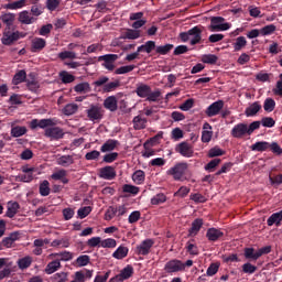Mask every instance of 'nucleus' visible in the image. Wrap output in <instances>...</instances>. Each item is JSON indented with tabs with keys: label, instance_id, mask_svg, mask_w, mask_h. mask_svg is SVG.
Instances as JSON below:
<instances>
[{
	"label": "nucleus",
	"instance_id": "39448f33",
	"mask_svg": "<svg viewBox=\"0 0 282 282\" xmlns=\"http://www.w3.org/2000/svg\"><path fill=\"white\" fill-rule=\"evenodd\" d=\"M88 120H91V122H98L99 120H102V116L105 115V111L102 110V107L100 105H91L88 110H86Z\"/></svg>",
	"mask_w": 282,
	"mask_h": 282
},
{
	"label": "nucleus",
	"instance_id": "0eeeda50",
	"mask_svg": "<svg viewBox=\"0 0 282 282\" xmlns=\"http://www.w3.org/2000/svg\"><path fill=\"white\" fill-rule=\"evenodd\" d=\"M176 153H180L183 158H193V144L188 142H181L176 145Z\"/></svg>",
	"mask_w": 282,
	"mask_h": 282
},
{
	"label": "nucleus",
	"instance_id": "79ce46f5",
	"mask_svg": "<svg viewBox=\"0 0 282 282\" xmlns=\"http://www.w3.org/2000/svg\"><path fill=\"white\" fill-rule=\"evenodd\" d=\"M186 250L188 254H192L194 257H197V254H199V248H197V245H195V240L187 241Z\"/></svg>",
	"mask_w": 282,
	"mask_h": 282
},
{
	"label": "nucleus",
	"instance_id": "de8ad7c7",
	"mask_svg": "<svg viewBox=\"0 0 282 282\" xmlns=\"http://www.w3.org/2000/svg\"><path fill=\"white\" fill-rule=\"evenodd\" d=\"M50 193H51L50 181H43L40 184V195L42 197H47V195H50Z\"/></svg>",
	"mask_w": 282,
	"mask_h": 282
},
{
	"label": "nucleus",
	"instance_id": "1a4fd4ad",
	"mask_svg": "<svg viewBox=\"0 0 282 282\" xmlns=\"http://www.w3.org/2000/svg\"><path fill=\"white\" fill-rule=\"evenodd\" d=\"M221 109H224V100H217L208 106L205 113L208 118H213L215 116H219Z\"/></svg>",
	"mask_w": 282,
	"mask_h": 282
},
{
	"label": "nucleus",
	"instance_id": "3c124183",
	"mask_svg": "<svg viewBox=\"0 0 282 282\" xmlns=\"http://www.w3.org/2000/svg\"><path fill=\"white\" fill-rule=\"evenodd\" d=\"M274 107H276V102L272 98H267L264 100L263 109L264 111H268L269 113L274 111Z\"/></svg>",
	"mask_w": 282,
	"mask_h": 282
},
{
	"label": "nucleus",
	"instance_id": "680f3d73",
	"mask_svg": "<svg viewBox=\"0 0 282 282\" xmlns=\"http://www.w3.org/2000/svg\"><path fill=\"white\" fill-rule=\"evenodd\" d=\"M118 242L113 238H107L101 240V248H116Z\"/></svg>",
	"mask_w": 282,
	"mask_h": 282
},
{
	"label": "nucleus",
	"instance_id": "c03bdc74",
	"mask_svg": "<svg viewBox=\"0 0 282 282\" xmlns=\"http://www.w3.org/2000/svg\"><path fill=\"white\" fill-rule=\"evenodd\" d=\"M25 78H28V74L25 73V70H19L14 75L12 83H13V85H21V83L25 82Z\"/></svg>",
	"mask_w": 282,
	"mask_h": 282
},
{
	"label": "nucleus",
	"instance_id": "ea45409f",
	"mask_svg": "<svg viewBox=\"0 0 282 282\" xmlns=\"http://www.w3.org/2000/svg\"><path fill=\"white\" fill-rule=\"evenodd\" d=\"M57 164L59 166H72V164H74V156H72V155H62L57 159Z\"/></svg>",
	"mask_w": 282,
	"mask_h": 282
},
{
	"label": "nucleus",
	"instance_id": "37998d69",
	"mask_svg": "<svg viewBox=\"0 0 282 282\" xmlns=\"http://www.w3.org/2000/svg\"><path fill=\"white\" fill-rule=\"evenodd\" d=\"M145 174L144 171L138 170L132 174V182L134 184H144Z\"/></svg>",
	"mask_w": 282,
	"mask_h": 282
},
{
	"label": "nucleus",
	"instance_id": "c85d7f7f",
	"mask_svg": "<svg viewBox=\"0 0 282 282\" xmlns=\"http://www.w3.org/2000/svg\"><path fill=\"white\" fill-rule=\"evenodd\" d=\"M46 45V42L43 37H34L32 40V44H31V51L32 52H41V50H43Z\"/></svg>",
	"mask_w": 282,
	"mask_h": 282
},
{
	"label": "nucleus",
	"instance_id": "774afa93",
	"mask_svg": "<svg viewBox=\"0 0 282 282\" xmlns=\"http://www.w3.org/2000/svg\"><path fill=\"white\" fill-rule=\"evenodd\" d=\"M53 280L56 282H67V272L55 273Z\"/></svg>",
	"mask_w": 282,
	"mask_h": 282
},
{
	"label": "nucleus",
	"instance_id": "c756f323",
	"mask_svg": "<svg viewBox=\"0 0 282 282\" xmlns=\"http://www.w3.org/2000/svg\"><path fill=\"white\" fill-rule=\"evenodd\" d=\"M129 254V248L126 246H119L116 251L112 253L113 259L122 260Z\"/></svg>",
	"mask_w": 282,
	"mask_h": 282
},
{
	"label": "nucleus",
	"instance_id": "e2e57ef3",
	"mask_svg": "<svg viewBox=\"0 0 282 282\" xmlns=\"http://www.w3.org/2000/svg\"><path fill=\"white\" fill-rule=\"evenodd\" d=\"M219 265L218 262L212 263L206 271L207 276H215V274L219 272Z\"/></svg>",
	"mask_w": 282,
	"mask_h": 282
},
{
	"label": "nucleus",
	"instance_id": "69168bd1",
	"mask_svg": "<svg viewBox=\"0 0 282 282\" xmlns=\"http://www.w3.org/2000/svg\"><path fill=\"white\" fill-rule=\"evenodd\" d=\"M58 6H61V0H46V8L50 12H54Z\"/></svg>",
	"mask_w": 282,
	"mask_h": 282
},
{
	"label": "nucleus",
	"instance_id": "bb28decb",
	"mask_svg": "<svg viewBox=\"0 0 282 282\" xmlns=\"http://www.w3.org/2000/svg\"><path fill=\"white\" fill-rule=\"evenodd\" d=\"M19 208H21V206L17 202H9L7 205V217H9V219H12V217H14L17 213H19Z\"/></svg>",
	"mask_w": 282,
	"mask_h": 282
},
{
	"label": "nucleus",
	"instance_id": "a18cd8bd",
	"mask_svg": "<svg viewBox=\"0 0 282 282\" xmlns=\"http://www.w3.org/2000/svg\"><path fill=\"white\" fill-rule=\"evenodd\" d=\"M246 45H248V41L243 36H239L234 43V50L235 52H241V48L246 47Z\"/></svg>",
	"mask_w": 282,
	"mask_h": 282
},
{
	"label": "nucleus",
	"instance_id": "a878e982",
	"mask_svg": "<svg viewBox=\"0 0 282 282\" xmlns=\"http://www.w3.org/2000/svg\"><path fill=\"white\" fill-rule=\"evenodd\" d=\"M119 142L118 140H107L100 148L101 153H109L111 151L116 150V147H118Z\"/></svg>",
	"mask_w": 282,
	"mask_h": 282
},
{
	"label": "nucleus",
	"instance_id": "c9c22d12",
	"mask_svg": "<svg viewBox=\"0 0 282 282\" xmlns=\"http://www.w3.org/2000/svg\"><path fill=\"white\" fill-rule=\"evenodd\" d=\"M78 111V104H67L63 109L64 116H74Z\"/></svg>",
	"mask_w": 282,
	"mask_h": 282
},
{
	"label": "nucleus",
	"instance_id": "58836bf2",
	"mask_svg": "<svg viewBox=\"0 0 282 282\" xmlns=\"http://www.w3.org/2000/svg\"><path fill=\"white\" fill-rule=\"evenodd\" d=\"M32 261H33L32 257L26 256V257L18 260V268L20 270H28V268H30V265H32Z\"/></svg>",
	"mask_w": 282,
	"mask_h": 282
},
{
	"label": "nucleus",
	"instance_id": "2f4dec72",
	"mask_svg": "<svg viewBox=\"0 0 282 282\" xmlns=\"http://www.w3.org/2000/svg\"><path fill=\"white\" fill-rule=\"evenodd\" d=\"M11 135L13 138H21V135H25L28 133V128L21 126H14V122L11 123Z\"/></svg>",
	"mask_w": 282,
	"mask_h": 282
},
{
	"label": "nucleus",
	"instance_id": "393cba45",
	"mask_svg": "<svg viewBox=\"0 0 282 282\" xmlns=\"http://www.w3.org/2000/svg\"><path fill=\"white\" fill-rule=\"evenodd\" d=\"M105 109L109 111H117L118 110V99L115 96H110L105 99L104 101Z\"/></svg>",
	"mask_w": 282,
	"mask_h": 282
},
{
	"label": "nucleus",
	"instance_id": "0e129e2a",
	"mask_svg": "<svg viewBox=\"0 0 282 282\" xmlns=\"http://www.w3.org/2000/svg\"><path fill=\"white\" fill-rule=\"evenodd\" d=\"M126 39H130L131 41H135V39H140V31L139 30L129 29L126 32Z\"/></svg>",
	"mask_w": 282,
	"mask_h": 282
},
{
	"label": "nucleus",
	"instance_id": "cd10ccee",
	"mask_svg": "<svg viewBox=\"0 0 282 282\" xmlns=\"http://www.w3.org/2000/svg\"><path fill=\"white\" fill-rule=\"evenodd\" d=\"M147 122H148L147 118H144L142 116L134 117L132 120L133 129H135V131L147 129Z\"/></svg>",
	"mask_w": 282,
	"mask_h": 282
},
{
	"label": "nucleus",
	"instance_id": "7ed1b4c3",
	"mask_svg": "<svg viewBox=\"0 0 282 282\" xmlns=\"http://www.w3.org/2000/svg\"><path fill=\"white\" fill-rule=\"evenodd\" d=\"M225 19L221 17H214L210 20L209 30L210 32H226V30H230L229 23H224Z\"/></svg>",
	"mask_w": 282,
	"mask_h": 282
},
{
	"label": "nucleus",
	"instance_id": "f8f14e48",
	"mask_svg": "<svg viewBox=\"0 0 282 282\" xmlns=\"http://www.w3.org/2000/svg\"><path fill=\"white\" fill-rule=\"evenodd\" d=\"M132 274H133V267L128 265L123 270H121L120 274H118L115 278L110 279L109 282L127 281V279H131Z\"/></svg>",
	"mask_w": 282,
	"mask_h": 282
},
{
	"label": "nucleus",
	"instance_id": "5701e85b",
	"mask_svg": "<svg viewBox=\"0 0 282 282\" xmlns=\"http://www.w3.org/2000/svg\"><path fill=\"white\" fill-rule=\"evenodd\" d=\"M69 246H72V242L69 241V237L55 239L51 242V248H69Z\"/></svg>",
	"mask_w": 282,
	"mask_h": 282
},
{
	"label": "nucleus",
	"instance_id": "473e14b6",
	"mask_svg": "<svg viewBox=\"0 0 282 282\" xmlns=\"http://www.w3.org/2000/svg\"><path fill=\"white\" fill-rule=\"evenodd\" d=\"M281 221H282V210L272 214L268 218L267 224H268V226H274V224H275V226H281Z\"/></svg>",
	"mask_w": 282,
	"mask_h": 282
},
{
	"label": "nucleus",
	"instance_id": "9b49d317",
	"mask_svg": "<svg viewBox=\"0 0 282 282\" xmlns=\"http://www.w3.org/2000/svg\"><path fill=\"white\" fill-rule=\"evenodd\" d=\"M154 243H155V241L153 239L143 240L137 247L138 254H142L143 257H147V254H149V252H151V248H153Z\"/></svg>",
	"mask_w": 282,
	"mask_h": 282
},
{
	"label": "nucleus",
	"instance_id": "5fc2aeb1",
	"mask_svg": "<svg viewBox=\"0 0 282 282\" xmlns=\"http://www.w3.org/2000/svg\"><path fill=\"white\" fill-rule=\"evenodd\" d=\"M134 69H135V65L121 66L115 70V74L117 75L129 74Z\"/></svg>",
	"mask_w": 282,
	"mask_h": 282
},
{
	"label": "nucleus",
	"instance_id": "7c9ffc66",
	"mask_svg": "<svg viewBox=\"0 0 282 282\" xmlns=\"http://www.w3.org/2000/svg\"><path fill=\"white\" fill-rule=\"evenodd\" d=\"M15 19L17 15L14 13H2L0 15V21H2L7 28H12V25H14Z\"/></svg>",
	"mask_w": 282,
	"mask_h": 282
},
{
	"label": "nucleus",
	"instance_id": "4be33fe9",
	"mask_svg": "<svg viewBox=\"0 0 282 282\" xmlns=\"http://www.w3.org/2000/svg\"><path fill=\"white\" fill-rule=\"evenodd\" d=\"M202 226H204V220L202 218H197L192 223V227L188 230L189 237H195L199 230H202Z\"/></svg>",
	"mask_w": 282,
	"mask_h": 282
},
{
	"label": "nucleus",
	"instance_id": "49530a36",
	"mask_svg": "<svg viewBox=\"0 0 282 282\" xmlns=\"http://www.w3.org/2000/svg\"><path fill=\"white\" fill-rule=\"evenodd\" d=\"M246 259H251L252 261H257L259 259V251L254 250V248H246L245 249Z\"/></svg>",
	"mask_w": 282,
	"mask_h": 282
},
{
	"label": "nucleus",
	"instance_id": "4c0bfd02",
	"mask_svg": "<svg viewBox=\"0 0 282 282\" xmlns=\"http://www.w3.org/2000/svg\"><path fill=\"white\" fill-rule=\"evenodd\" d=\"M28 4V0H18L14 2H10L6 6L7 10H21V8H25Z\"/></svg>",
	"mask_w": 282,
	"mask_h": 282
},
{
	"label": "nucleus",
	"instance_id": "f03ea898",
	"mask_svg": "<svg viewBox=\"0 0 282 282\" xmlns=\"http://www.w3.org/2000/svg\"><path fill=\"white\" fill-rule=\"evenodd\" d=\"M180 39L183 43H187V41H189L192 45H197V43L202 41V28L194 26L187 32L181 33Z\"/></svg>",
	"mask_w": 282,
	"mask_h": 282
},
{
	"label": "nucleus",
	"instance_id": "f3484780",
	"mask_svg": "<svg viewBox=\"0 0 282 282\" xmlns=\"http://www.w3.org/2000/svg\"><path fill=\"white\" fill-rule=\"evenodd\" d=\"M51 260L52 261L48 262L44 269L45 274H54V272H58V270L62 268V264L57 258Z\"/></svg>",
	"mask_w": 282,
	"mask_h": 282
},
{
	"label": "nucleus",
	"instance_id": "bf43d9fd",
	"mask_svg": "<svg viewBox=\"0 0 282 282\" xmlns=\"http://www.w3.org/2000/svg\"><path fill=\"white\" fill-rule=\"evenodd\" d=\"M260 124H262V127L272 129V127H274V124H276V121H274V119L272 117H263L260 121Z\"/></svg>",
	"mask_w": 282,
	"mask_h": 282
},
{
	"label": "nucleus",
	"instance_id": "423d86ee",
	"mask_svg": "<svg viewBox=\"0 0 282 282\" xmlns=\"http://www.w3.org/2000/svg\"><path fill=\"white\" fill-rule=\"evenodd\" d=\"M119 56L117 54H107L99 57V61H104L102 67L108 69L109 72H113L116 69V62L118 61Z\"/></svg>",
	"mask_w": 282,
	"mask_h": 282
},
{
	"label": "nucleus",
	"instance_id": "a211bd4d",
	"mask_svg": "<svg viewBox=\"0 0 282 282\" xmlns=\"http://www.w3.org/2000/svg\"><path fill=\"white\" fill-rule=\"evenodd\" d=\"M210 140H213V126H210L208 122H205L203 124L202 142L208 143Z\"/></svg>",
	"mask_w": 282,
	"mask_h": 282
},
{
	"label": "nucleus",
	"instance_id": "ddd939ff",
	"mask_svg": "<svg viewBox=\"0 0 282 282\" xmlns=\"http://www.w3.org/2000/svg\"><path fill=\"white\" fill-rule=\"evenodd\" d=\"M46 138H51V140H61L65 132L59 127L47 128L44 132Z\"/></svg>",
	"mask_w": 282,
	"mask_h": 282
},
{
	"label": "nucleus",
	"instance_id": "f257e3e1",
	"mask_svg": "<svg viewBox=\"0 0 282 282\" xmlns=\"http://www.w3.org/2000/svg\"><path fill=\"white\" fill-rule=\"evenodd\" d=\"M186 173H188V163L186 162H178L166 171V175L173 177L175 182H186L188 180Z\"/></svg>",
	"mask_w": 282,
	"mask_h": 282
},
{
	"label": "nucleus",
	"instance_id": "6e6552de",
	"mask_svg": "<svg viewBox=\"0 0 282 282\" xmlns=\"http://www.w3.org/2000/svg\"><path fill=\"white\" fill-rule=\"evenodd\" d=\"M25 36L23 33L17 32H6L2 36V44L3 45H12L15 41L23 39Z\"/></svg>",
	"mask_w": 282,
	"mask_h": 282
},
{
	"label": "nucleus",
	"instance_id": "6ab92c4d",
	"mask_svg": "<svg viewBox=\"0 0 282 282\" xmlns=\"http://www.w3.org/2000/svg\"><path fill=\"white\" fill-rule=\"evenodd\" d=\"M260 109H261V104L259 101H254L253 104H251L249 107L246 108L245 116H247V118H252L257 116Z\"/></svg>",
	"mask_w": 282,
	"mask_h": 282
},
{
	"label": "nucleus",
	"instance_id": "20e7f679",
	"mask_svg": "<svg viewBox=\"0 0 282 282\" xmlns=\"http://www.w3.org/2000/svg\"><path fill=\"white\" fill-rule=\"evenodd\" d=\"M164 270L167 272V274L184 272V270H186V264H184L182 260L173 259L165 263Z\"/></svg>",
	"mask_w": 282,
	"mask_h": 282
},
{
	"label": "nucleus",
	"instance_id": "2eb2a0df",
	"mask_svg": "<svg viewBox=\"0 0 282 282\" xmlns=\"http://www.w3.org/2000/svg\"><path fill=\"white\" fill-rule=\"evenodd\" d=\"M99 177L102 180H115L116 178V169L113 166H105L99 170Z\"/></svg>",
	"mask_w": 282,
	"mask_h": 282
},
{
	"label": "nucleus",
	"instance_id": "603ef678",
	"mask_svg": "<svg viewBox=\"0 0 282 282\" xmlns=\"http://www.w3.org/2000/svg\"><path fill=\"white\" fill-rule=\"evenodd\" d=\"M160 96H162V91H160V89L154 91L150 90L147 100H149V102H158L160 100Z\"/></svg>",
	"mask_w": 282,
	"mask_h": 282
},
{
	"label": "nucleus",
	"instance_id": "412c9836",
	"mask_svg": "<svg viewBox=\"0 0 282 282\" xmlns=\"http://www.w3.org/2000/svg\"><path fill=\"white\" fill-rule=\"evenodd\" d=\"M19 21L24 25H31V23H34V21H36V18L32 17L30 11H22L19 13Z\"/></svg>",
	"mask_w": 282,
	"mask_h": 282
},
{
	"label": "nucleus",
	"instance_id": "052dcab7",
	"mask_svg": "<svg viewBox=\"0 0 282 282\" xmlns=\"http://www.w3.org/2000/svg\"><path fill=\"white\" fill-rule=\"evenodd\" d=\"M47 127H56L54 119H41L39 123L40 129H47Z\"/></svg>",
	"mask_w": 282,
	"mask_h": 282
},
{
	"label": "nucleus",
	"instance_id": "4468645a",
	"mask_svg": "<svg viewBox=\"0 0 282 282\" xmlns=\"http://www.w3.org/2000/svg\"><path fill=\"white\" fill-rule=\"evenodd\" d=\"M232 138H243V135H248V124L238 123L231 130Z\"/></svg>",
	"mask_w": 282,
	"mask_h": 282
},
{
	"label": "nucleus",
	"instance_id": "dca6fc26",
	"mask_svg": "<svg viewBox=\"0 0 282 282\" xmlns=\"http://www.w3.org/2000/svg\"><path fill=\"white\" fill-rule=\"evenodd\" d=\"M48 259H57V261H72L74 259V253L69 251H62L57 253L48 254Z\"/></svg>",
	"mask_w": 282,
	"mask_h": 282
},
{
	"label": "nucleus",
	"instance_id": "8fccbe9b",
	"mask_svg": "<svg viewBox=\"0 0 282 282\" xmlns=\"http://www.w3.org/2000/svg\"><path fill=\"white\" fill-rule=\"evenodd\" d=\"M203 63H206L207 65H215L217 63L218 57L214 54H205L202 56Z\"/></svg>",
	"mask_w": 282,
	"mask_h": 282
},
{
	"label": "nucleus",
	"instance_id": "b1692460",
	"mask_svg": "<svg viewBox=\"0 0 282 282\" xmlns=\"http://www.w3.org/2000/svg\"><path fill=\"white\" fill-rule=\"evenodd\" d=\"M206 237L209 241H217L218 239H221V237H224V231L216 228H209L207 230Z\"/></svg>",
	"mask_w": 282,
	"mask_h": 282
},
{
	"label": "nucleus",
	"instance_id": "4d7b16f0",
	"mask_svg": "<svg viewBox=\"0 0 282 282\" xmlns=\"http://www.w3.org/2000/svg\"><path fill=\"white\" fill-rule=\"evenodd\" d=\"M58 58H61V61H67V58L74 59V58H76V52L63 51V52L58 53Z\"/></svg>",
	"mask_w": 282,
	"mask_h": 282
},
{
	"label": "nucleus",
	"instance_id": "864d4df0",
	"mask_svg": "<svg viewBox=\"0 0 282 282\" xmlns=\"http://www.w3.org/2000/svg\"><path fill=\"white\" fill-rule=\"evenodd\" d=\"M156 54H161L162 56L169 54V52H171V50H173V44H165V45H161V46H156Z\"/></svg>",
	"mask_w": 282,
	"mask_h": 282
},
{
	"label": "nucleus",
	"instance_id": "72a5a7b5",
	"mask_svg": "<svg viewBox=\"0 0 282 282\" xmlns=\"http://www.w3.org/2000/svg\"><path fill=\"white\" fill-rule=\"evenodd\" d=\"M74 91H76V94H89V91H91V86L89 85V83L84 82V83L77 84L74 87Z\"/></svg>",
	"mask_w": 282,
	"mask_h": 282
},
{
	"label": "nucleus",
	"instance_id": "f704fd0d",
	"mask_svg": "<svg viewBox=\"0 0 282 282\" xmlns=\"http://www.w3.org/2000/svg\"><path fill=\"white\" fill-rule=\"evenodd\" d=\"M270 149V143L268 141H258L254 144L251 145V151H268Z\"/></svg>",
	"mask_w": 282,
	"mask_h": 282
},
{
	"label": "nucleus",
	"instance_id": "a19ab883",
	"mask_svg": "<svg viewBox=\"0 0 282 282\" xmlns=\"http://www.w3.org/2000/svg\"><path fill=\"white\" fill-rule=\"evenodd\" d=\"M59 78L64 85H67L69 83H74L76 80V77L72 74H69L67 70H63L59 73Z\"/></svg>",
	"mask_w": 282,
	"mask_h": 282
},
{
	"label": "nucleus",
	"instance_id": "6e6d98bb",
	"mask_svg": "<svg viewBox=\"0 0 282 282\" xmlns=\"http://www.w3.org/2000/svg\"><path fill=\"white\" fill-rule=\"evenodd\" d=\"M195 107V99L191 98L185 100L181 106L180 109L181 111H191Z\"/></svg>",
	"mask_w": 282,
	"mask_h": 282
},
{
	"label": "nucleus",
	"instance_id": "9d476101",
	"mask_svg": "<svg viewBox=\"0 0 282 282\" xmlns=\"http://www.w3.org/2000/svg\"><path fill=\"white\" fill-rule=\"evenodd\" d=\"M34 180V167L28 165L22 167V174L17 176L18 182H32Z\"/></svg>",
	"mask_w": 282,
	"mask_h": 282
},
{
	"label": "nucleus",
	"instance_id": "13d9d810",
	"mask_svg": "<svg viewBox=\"0 0 282 282\" xmlns=\"http://www.w3.org/2000/svg\"><path fill=\"white\" fill-rule=\"evenodd\" d=\"M273 32H276V26L274 24L265 25L260 30V34L262 36H268L270 34H273Z\"/></svg>",
	"mask_w": 282,
	"mask_h": 282
},
{
	"label": "nucleus",
	"instance_id": "338daca9",
	"mask_svg": "<svg viewBox=\"0 0 282 282\" xmlns=\"http://www.w3.org/2000/svg\"><path fill=\"white\" fill-rule=\"evenodd\" d=\"M90 213H91V208L89 206L82 207L77 210V215L79 219H85V217H87Z\"/></svg>",
	"mask_w": 282,
	"mask_h": 282
},
{
	"label": "nucleus",
	"instance_id": "09e8293b",
	"mask_svg": "<svg viewBox=\"0 0 282 282\" xmlns=\"http://www.w3.org/2000/svg\"><path fill=\"white\" fill-rule=\"evenodd\" d=\"M166 202V195L160 193L151 198L152 206H160V204H164Z\"/></svg>",
	"mask_w": 282,
	"mask_h": 282
},
{
	"label": "nucleus",
	"instance_id": "e433bc0d",
	"mask_svg": "<svg viewBox=\"0 0 282 282\" xmlns=\"http://www.w3.org/2000/svg\"><path fill=\"white\" fill-rule=\"evenodd\" d=\"M138 52H145L147 54H151L153 50H155V42L154 41H148L145 44L139 46Z\"/></svg>",
	"mask_w": 282,
	"mask_h": 282
},
{
	"label": "nucleus",
	"instance_id": "aec40b11",
	"mask_svg": "<svg viewBox=\"0 0 282 282\" xmlns=\"http://www.w3.org/2000/svg\"><path fill=\"white\" fill-rule=\"evenodd\" d=\"M135 94L139 96V98H148L149 94H151V86L147 84H138Z\"/></svg>",
	"mask_w": 282,
	"mask_h": 282
}]
</instances>
